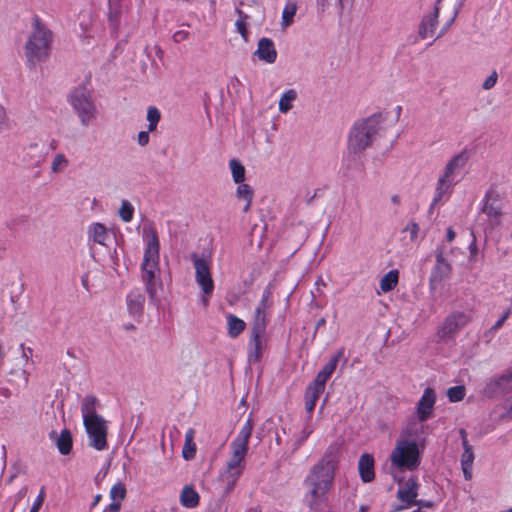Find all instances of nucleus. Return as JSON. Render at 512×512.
<instances>
[{
  "mask_svg": "<svg viewBox=\"0 0 512 512\" xmlns=\"http://www.w3.org/2000/svg\"><path fill=\"white\" fill-rule=\"evenodd\" d=\"M441 0H437L434 10L429 15L423 17L419 24L418 33L421 39H426L428 37H432L435 33V30L438 26V18L440 7L439 3Z\"/></svg>",
  "mask_w": 512,
  "mask_h": 512,
  "instance_id": "20",
  "label": "nucleus"
},
{
  "mask_svg": "<svg viewBox=\"0 0 512 512\" xmlns=\"http://www.w3.org/2000/svg\"><path fill=\"white\" fill-rule=\"evenodd\" d=\"M28 492V487L27 486H24L22 487L19 492L17 493V500H20L21 498H23Z\"/></svg>",
  "mask_w": 512,
  "mask_h": 512,
  "instance_id": "64",
  "label": "nucleus"
},
{
  "mask_svg": "<svg viewBox=\"0 0 512 512\" xmlns=\"http://www.w3.org/2000/svg\"><path fill=\"white\" fill-rule=\"evenodd\" d=\"M510 313H511V309L508 308L504 312L502 317L492 326L491 329L494 330V331L498 330L503 325V323L506 321V319L509 317Z\"/></svg>",
  "mask_w": 512,
  "mask_h": 512,
  "instance_id": "55",
  "label": "nucleus"
},
{
  "mask_svg": "<svg viewBox=\"0 0 512 512\" xmlns=\"http://www.w3.org/2000/svg\"><path fill=\"white\" fill-rule=\"evenodd\" d=\"M414 505L431 508L433 506V503L431 501L416 500V503Z\"/></svg>",
  "mask_w": 512,
  "mask_h": 512,
  "instance_id": "62",
  "label": "nucleus"
},
{
  "mask_svg": "<svg viewBox=\"0 0 512 512\" xmlns=\"http://www.w3.org/2000/svg\"><path fill=\"white\" fill-rule=\"evenodd\" d=\"M457 184V181H451L441 175H439V178L436 182L435 191L433 200L431 203V208L435 207L438 204L446 202L452 192L454 186Z\"/></svg>",
  "mask_w": 512,
  "mask_h": 512,
  "instance_id": "18",
  "label": "nucleus"
},
{
  "mask_svg": "<svg viewBox=\"0 0 512 512\" xmlns=\"http://www.w3.org/2000/svg\"><path fill=\"white\" fill-rule=\"evenodd\" d=\"M254 423L251 418H248L247 421L242 426L239 431L237 437L231 442L230 445L237 446L243 448L245 450L249 449V439L251 437L253 431Z\"/></svg>",
  "mask_w": 512,
  "mask_h": 512,
  "instance_id": "29",
  "label": "nucleus"
},
{
  "mask_svg": "<svg viewBox=\"0 0 512 512\" xmlns=\"http://www.w3.org/2000/svg\"><path fill=\"white\" fill-rule=\"evenodd\" d=\"M307 489H308L307 494H306L307 505L311 509H315L325 500L327 493H324L322 491H319V490L313 489V488H307Z\"/></svg>",
  "mask_w": 512,
  "mask_h": 512,
  "instance_id": "39",
  "label": "nucleus"
},
{
  "mask_svg": "<svg viewBox=\"0 0 512 512\" xmlns=\"http://www.w3.org/2000/svg\"><path fill=\"white\" fill-rule=\"evenodd\" d=\"M97 398L93 395H86L81 402V413L83 422L87 420L95 419L96 417H102L96 412Z\"/></svg>",
  "mask_w": 512,
  "mask_h": 512,
  "instance_id": "30",
  "label": "nucleus"
},
{
  "mask_svg": "<svg viewBox=\"0 0 512 512\" xmlns=\"http://www.w3.org/2000/svg\"><path fill=\"white\" fill-rule=\"evenodd\" d=\"M69 103L77 112L83 126H88L97 115V109L85 87H78L69 96Z\"/></svg>",
  "mask_w": 512,
  "mask_h": 512,
  "instance_id": "7",
  "label": "nucleus"
},
{
  "mask_svg": "<svg viewBox=\"0 0 512 512\" xmlns=\"http://www.w3.org/2000/svg\"><path fill=\"white\" fill-rule=\"evenodd\" d=\"M505 198L504 188L495 183L485 192L480 203V213L484 217L482 225L486 234L503 224L506 215Z\"/></svg>",
  "mask_w": 512,
  "mask_h": 512,
  "instance_id": "2",
  "label": "nucleus"
},
{
  "mask_svg": "<svg viewBox=\"0 0 512 512\" xmlns=\"http://www.w3.org/2000/svg\"><path fill=\"white\" fill-rule=\"evenodd\" d=\"M382 122L381 114H373L353 125L348 136V157H355L371 146Z\"/></svg>",
  "mask_w": 512,
  "mask_h": 512,
  "instance_id": "3",
  "label": "nucleus"
},
{
  "mask_svg": "<svg viewBox=\"0 0 512 512\" xmlns=\"http://www.w3.org/2000/svg\"><path fill=\"white\" fill-rule=\"evenodd\" d=\"M191 259L195 268L196 283L200 286L204 295L210 296L214 290V281L210 272L209 262L204 258L198 257L195 253L191 255Z\"/></svg>",
  "mask_w": 512,
  "mask_h": 512,
  "instance_id": "10",
  "label": "nucleus"
},
{
  "mask_svg": "<svg viewBox=\"0 0 512 512\" xmlns=\"http://www.w3.org/2000/svg\"><path fill=\"white\" fill-rule=\"evenodd\" d=\"M83 424L88 435L89 446L98 451L105 450L108 446L107 421L103 417H96L83 422Z\"/></svg>",
  "mask_w": 512,
  "mask_h": 512,
  "instance_id": "9",
  "label": "nucleus"
},
{
  "mask_svg": "<svg viewBox=\"0 0 512 512\" xmlns=\"http://www.w3.org/2000/svg\"><path fill=\"white\" fill-rule=\"evenodd\" d=\"M50 439L55 441V444L62 455H67L72 449V435L68 429L61 431L59 435L55 431L50 433Z\"/></svg>",
  "mask_w": 512,
  "mask_h": 512,
  "instance_id": "27",
  "label": "nucleus"
},
{
  "mask_svg": "<svg viewBox=\"0 0 512 512\" xmlns=\"http://www.w3.org/2000/svg\"><path fill=\"white\" fill-rule=\"evenodd\" d=\"M229 167L231 170L233 181L236 184L244 182L246 170L243 164L237 159H232L229 161Z\"/></svg>",
  "mask_w": 512,
  "mask_h": 512,
  "instance_id": "40",
  "label": "nucleus"
},
{
  "mask_svg": "<svg viewBox=\"0 0 512 512\" xmlns=\"http://www.w3.org/2000/svg\"><path fill=\"white\" fill-rule=\"evenodd\" d=\"M237 184H238V186H237L236 192H235L236 197H237V199L243 200L245 202L243 211L247 212V211H249V209L252 205L254 191L250 185L245 184L244 182L237 183Z\"/></svg>",
  "mask_w": 512,
  "mask_h": 512,
  "instance_id": "31",
  "label": "nucleus"
},
{
  "mask_svg": "<svg viewBox=\"0 0 512 512\" xmlns=\"http://www.w3.org/2000/svg\"><path fill=\"white\" fill-rule=\"evenodd\" d=\"M344 357V349L340 348L329 360V362L318 372L313 381V385L320 389H325V385L333 372L335 371L339 360Z\"/></svg>",
  "mask_w": 512,
  "mask_h": 512,
  "instance_id": "17",
  "label": "nucleus"
},
{
  "mask_svg": "<svg viewBox=\"0 0 512 512\" xmlns=\"http://www.w3.org/2000/svg\"><path fill=\"white\" fill-rule=\"evenodd\" d=\"M323 389L318 388L317 386L310 384L307 387L306 395H305V408L308 412H312L316 406V402L319 396L323 393Z\"/></svg>",
  "mask_w": 512,
  "mask_h": 512,
  "instance_id": "35",
  "label": "nucleus"
},
{
  "mask_svg": "<svg viewBox=\"0 0 512 512\" xmlns=\"http://www.w3.org/2000/svg\"><path fill=\"white\" fill-rule=\"evenodd\" d=\"M44 499H45V488L42 487L38 496L34 500V503L30 509V512H39V510L44 502Z\"/></svg>",
  "mask_w": 512,
  "mask_h": 512,
  "instance_id": "49",
  "label": "nucleus"
},
{
  "mask_svg": "<svg viewBox=\"0 0 512 512\" xmlns=\"http://www.w3.org/2000/svg\"><path fill=\"white\" fill-rule=\"evenodd\" d=\"M134 207L128 200H122L121 206L119 209V217L123 222H130L133 218Z\"/></svg>",
  "mask_w": 512,
  "mask_h": 512,
  "instance_id": "45",
  "label": "nucleus"
},
{
  "mask_svg": "<svg viewBox=\"0 0 512 512\" xmlns=\"http://www.w3.org/2000/svg\"><path fill=\"white\" fill-rule=\"evenodd\" d=\"M463 453L461 456V466H472L474 462V452L468 441H464Z\"/></svg>",
  "mask_w": 512,
  "mask_h": 512,
  "instance_id": "46",
  "label": "nucleus"
},
{
  "mask_svg": "<svg viewBox=\"0 0 512 512\" xmlns=\"http://www.w3.org/2000/svg\"><path fill=\"white\" fill-rule=\"evenodd\" d=\"M126 497V488L122 483H116L110 490V498L112 503H120Z\"/></svg>",
  "mask_w": 512,
  "mask_h": 512,
  "instance_id": "44",
  "label": "nucleus"
},
{
  "mask_svg": "<svg viewBox=\"0 0 512 512\" xmlns=\"http://www.w3.org/2000/svg\"><path fill=\"white\" fill-rule=\"evenodd\" d=\"M149 132L150 131H140L137 136V142L140 146H146L149 143Z\"/></svg>",
  "mask_w": 512,
  "mask_h": 512,
  "instance_id": "53",
  "label": "nucleus"
},
{
  "mask_svg": "<svg viewBox=\"0 0 512 512\" xmlns=\"http://www.w3.org/2000/svg\"><path fill=\"white\" fill-rule=\"evenodd\" d=\"M180 503L186 508H194L199 503V494L191 486H185L180 495Z\"/></svg>",
  "mask_w": 512,
  "mask_h": 512,
  "instance_id": "32",
  "label": "nucleus"
},
{
  "mask_svg": "<svg viewBox=\"0 0 512 512\" xmlns=\"http://www.w3.org/2000/svg\"><path fill=\"white\" fill-rule=\"evenodd\" d=\"M236 13L238 15V19L236 20L235 26L237 31L240 33L242 38L247 41L248 39V30H247V19L248 15H246L242 10L236 9Z\"/></svg>",
  "mask_w": 512,
  "mask_h": 512,
  "instance_id": "42",
  "label": "nucleus"
},
{
  "mask_svg": "<svg viewBox=\"0 0 512 512\" xmlns=\"http://www.w3.org/2000/svg\"><path fill=\"white\" fill-rule=\"evenodd\" d=\"M451 272V266L447 263L436 264L433 275L430 280L431 288H433V283L438 280L442 281L444 278L448 277Z\"/></svg>",
  "mask_w": 512,
  "mask_h": 512,
  "instance_id": "41",
  "label": "nucleus"
},
{
  "mask_svg": "<svg viewBox=\"0 0 512 512\" xmlns=\"http://www.w3.org/2000/svg\"><path fill=\"white\" fill-rule=\"evenodd\" d=\"M228 335L231 338L238 337L245 329V322L233 314L227 316Z\"/></svg>",
  "mask_w": 512,
  "mask_h": 512,
  "instance_id": "33",
  "label": "nucleus"
},
{
  "mask_svg": "<svg viewBox=\"0 0 512 512\" xmlns=\"http://www.w3.org/2000/svg\"><path fill=\"white\" fill-rule=\"evenodd\" d=\"M87 234L89 241H92L100 245H106V241L109 238L107 228L103 224L98 222L89 225Z\"/></svg>",
  "mask_w": 512,
  "mask_h": 512,
  "instance_id": "28",
  "label": "nucleus"
},
{
  "mask_svg": "<svg viewBox=\"0 0 512 512\" xmlns=\"http://www.w3.org/2000/svg\"><path fill=\"white\" fill-rule=\"evenodd\" d=\"M304 485L307 488L317 489V490L322 491L324 493H328L329 490L332 488V486L326 485L324 483H319V482L311 481V480H308V479L304 480Z\"/></svg>",
  "mask_w": 512,
  "mask_h": 512,
  "instance_id": "48",
  "label": "nucleus"
},
{
  "mask_svg": "<svg viewBox=\"0 0 512 512\" xmlns=\"http://www.w3.org/2000/svg\"><path fill=\"white\" fill-rule=\"evenodd\" d=\"M270 298L271 292L269 289H265L262 298L255 309L254 319L251 331H256L257 333H265L266 327L268 325V314L270 309Z\"/></svg>",
  "mask_w": 512,
  "mask_h": 512,
  "instance_id": "12",
  "label": "nucleus"
},
{
  "mask_svg": "<svg viewBox=\"0 0 512 512\" xmlns=\"http://www.w3.org/2000/svg\"><path fill=\"white\" fill-rule=\"evenodd\" d=\"M470 317L463 312H456L449 315L438 330L439 338L446 340L452 338L460 329L465 327Z\"/></svg>",
  "mask_w": 512,
  "mask_h": 512,
  "instance_id": "11",
  "label": "nucleus"
},
{
  "mask_svg": "<svg viewBox=\"0 0 512 512\" xmlns=\"http://www.w3.org/2000/svg\"><path fill=\"white\" fill-rule=\"evenodd\" d=\"M6 124V113L2 106H0V132L3 131Z\"/></svg>",
  "mask_w": 512,
  "mask_h": 512,
  "instance_id": "58",
  "label": "nucleus"
},
{
  "mask_svg": "<svg viewBox=\"0 0 512 512\" xmlns=\"http://www.w3.org/2000/svg\"><path fill=\"white\" fill-rule=\"evenodd\" d=\"M469 155L467 151L463 150L460 153L453 156L444 166L441 176L451 180L457 181V177L460 175L462 169L468 162Z\"/></svg>",
  "mask_w": 512,
  "mask_h": 512,
  "instance_id": "15",
  "label": "nucleus"
},
{
  "mask_svg": "<svg viewBox=\"0 0 512 512\" xmlns=\"http://www.w3.org/2000/svg\"><path fill=\"white\" fill-rule=\"evenodd\" d=\"M230 448L232 452L231 457L226 464L225 470L221 473V479L225 483V494L230 493L234 489L243 473L245 467L244 460L248 453V450L237 446L230 445Z\"/></svg>",
  "mask_w": 512,
  "mask_h": 512,
  "instance_id": "6",
  "label": "nucleus"
},
{
  "mask_svg": "<svg viewBox=\"0 0 512 512\" xmlns=\"http://www.w3.org/2000/svg\"><path fill=\"white\" fill-rule=\"evenodd\" d=\"M512 383V372L507 371L499 376H494L486 383L483 390L485 396L493 398L499 394H504L509 391Z\"/></svg>",
  "mask_w": 512,
  "mask_h": 512,
  "instance_id": "13",
  "label": "nucleus"
},
{
  "mask_svg": "<svg viewBox=\"0 0 512 512\" xmlns=\"http://www.w3.org/2000/svg\"><path fill=\"white\" fill-rule=\"evenodd\" d=\"M399 280V273L397 270H391L386 273L380 280V288L383 292H389L393 290Z\"/></svg>",
  "mask_w": 512,
  "mask_h": 512,
  "instance_id": "37",
  "label": "nucleus"
},
{
  "mask_svg": "<svg viewBox=\"0 0 512 512\" xmlns=\"http://www.w3.org/2000/svg\"><path fill=\"white\" fill-rule=\"evenodd\" d=\"M469 252H470L471 258H474L478 253V248H477L475 237L473 238L472 242L469 245Z\"/></svg>",
  "mask_w": 512,
  "mask_h": 512,
  "instance_id": "56",
  "label": "nucleus"
},
{
  "mask_svg": "<svg viewBox=\"0 0 512 512\" xmlns=\"http://www.w3.org/2000/svg\"><path fill=\"white\" fill-rule=\"evenodd\" d=\"M297 12V4L293 1H288L282 11L281 27L282 29L288 28L294 21V16Z\"/></svg>",
  "mask_w": 512,
  "mask_h": 512,
  "instance_id": "36",
  "label": "nucleus"
},
{
  "mask_svg": "<svg viewBox=\"0 0 512 512\" xmlns=\"http://www.w3.org/2000/svg\"><path fill=\"white\" fill-rule=\"evenodd\" d=\"M498 75L496 71H493L491 75L484 81L482 87L485 90L493 88L497 82Z\"/></svg>",
  "mask_w": 512,
  "mask_h": 512,
  "instance_id": "51",
  "label": "nucleus"
},
{
  "mask_svg": "<svg viewBox=\"0 0 512 512\" xmlns=\"http://www.w3.org/2000/svg\"><path fill=\"white\" fill-rule=\"evenodd\" d=\"M146 297L140 289H134L126 296L127 311L137 322H140L145 305Z\"/></svg>",
  "mask_w": 512,
  "mask_h": 512,
  "instance_id": "16",
  "label": "nucleus"
},
{
  "mask_svg": "<svg viewBox=\"0 0 512 512\" xmlns=\"http://www.w3.org/2000/svg\"><path fill=\"white\" fill-rule=\"evenodd\" d=\"M121 15H122L121 1L109 0L108 22H109V27L111 29V34L114 37L118 36Z\"/></svg>",
  "mask_w": 512,
  "mask_h": 512,
  "instance_id": "25",
  "label": "nucleus"
},
{
  "mask_svg": "<svg viewBox=\"0 0 512 512\" xmlns=\"http://www.w3.org/2000/svg\"><path fill=\"white\" fill-rule=\"evenodd\" d=\"M194 430L193 429H188V431L186 432L185 434V444H188V445H191L193 444V439H194Z\"/></svg>",
  "mask_w": 512,
  "mask_h": 512,
  "instance_id": "57",
  "label": "nucleus"
},
{
  "mask_svg": "<svg viewBox=\"0 0 512 512\" xmlns=\"http://www.w3.org/2000/svg\"><path fill=\"white\" fill-rule=\"evenodd\" d=\"M455 237H456L455 231L453 230L452 227H449L447 229V235H446L447 241L452 242L455 239Z\"/></svg>",
  "mask_w": 512,
  "mask_h": 512,
  "instance_id": "61",
  "label": "nucleus"
},
{
  "mask_svg": "<svg viewBox=\"0 0 512 512\" xmlns=\"http://www.w3.org/2000/svg\"><path fill=\"white\" fill-rule=\"evenodd\" d=\"M161 119V113L158 108L150 106L147 110L148 131H154Z\"/></svg>",
  "mask_w": 512,
  "mask_h": 512,
  "instance_id": "43",
  "label": "nucleus"
},
{
  "mask_svg": "<svg viewBox=\"0 0 512 512\" xmlns=\"http://www.w3.org/2000/svg\"><path fill=\"white\" fill-rule=\"evenodd\" d=\"M143 237L146 243L144 256H159V239L156 230L152 226H145L143 229Z\"/></svg>",
  "mask_w": 512,
  "mask_h": 512,
  "instance_id": "24",
  "label": "nucleus"
},
{
  "mask_svg": "<svg viewBox=\"0 0 512 512\" xmlns=\"http://www.w3.org/2000/svg\"><path fill=\"white\" fill-rule=\"evenodd\" d=\"M188 35H189V33L187 31L179 30L173 34V40L176 43H180L182 41H185L188 38Z\"/></svg>",
  "mask_w": 512,
  "mask_h": 512,
  "instance_id": "54",
  "label": "nucleus"
},
{
  "mask_svg": "<svg viewBox=\"0 0 512 512\" xmlns=\"http://www.w3.org/2000/svg\"><path fill=\"white\" fill-rule=\"evenodd\" d=\"M297 99L295 89L285 90L279 99V111L283 114L289 112L293 107V102Z\"/></svg>",
  "mask_w": 512,
  "mask_h": 512,
  "instance_id": "34",
  "label": "nucleus"
},
{
  "mask_svg": "<svg viewBox=\"0 0 512 512\" xmlns=\"http://www.w3.org/2000/svg\"><path fill=\"white\" fill-rule=\"evenodd\" d=\"M358 470L363 482H371L375 477L373 456L370 454L361 455L358 463Z\"/></svg>",
  "mask_w": 512,
  "mask_h": 512,
  "instance_id": "26",
  "label": "nucleus"
},
{
  "mask_svg": "<svg viewBox=\"0 0 512 512\" xmlns=\"http://www.w3.org/2000/svg\"><path fill=\"white\" fill-rule=\"evenodd\" d=\"M254 55L261 61L272 64L276 61L277 51L274 42L270 38L263 37L258 41Z\"/></svg>",
  "mask_w": 512,
  "mask_h": 512,
  "instance_id": "22",
  "label": "nucleus"
},
{
  "mask_svg": "<svg viewBox=\"0 0 512 512\" xmlns=\"http://www.w3.org/2000/svg\"><path fill=\"white\" fill-rule=\"evenodd\" d=\"M391 465L401 471L416 470L421 462L419 445L415 440L399 439L390 454Z\"/></svg>",
  "mask_w": 512,
  "mask_h": 512,
  "instance_id": "4",
  "label": "nucleus"
},
{
  "mask_svg": "<svg viewBox=\"0 0 512 512\" xmlns=\"http://www.w3.org/2000/svg\"><path fill=\"white\" fill-rule=\"evenodd\" d=\"M264 335L265 333L251 331V338L249 341V361L257 362L260 360L266 347Z\"/></svg>",
  "mask_w": 512,
  "mask_h": 512,
  "instance_id": "23",
  "label": "nucleus"
},
{
  "mask_svg": "<svg viewBox=\"0 0 512 512\" xmlns=\"http://www.w3.org/2000/svg\"><path fill=\"white\" fill-rule=\"evenodd\" d=\"M435 403L436 393L434 389L427 387L416 405V415L420 422L427 421L433 416Z\"/></svg>",
  "mask_w": 512,
  "mask_h": 512,
  "instance_id": "14",
  "label": "nucleus"
},
{
  "mask_svg": "<svg viewBox=\"0 0 512 512\" xmlns=\"http://www.w3.org/2000/svg\"><path fill=\"white\" fill-rule=\"evenodd\" d=\"M436 262H437L436 264L447 263L442 251H440L436 254Z\"/></svg>",
  "mask_w": 512,
  "mask_h": 512,
  "instance_id": "63",
  "label": "nucleus"
},
{
  "mask_svg": "<svg viewBox=\"0 0 512 512\" xmlns=\"http://www.w3.org/2000/svg\"><path fill=\"white\" fill-rule=\"evenodd\" d=\"M121 509L120 503H111L104 512H119Z\"/></svg>",
  "mask_w": 512,
  "mask_h": 512,
  "instance_id": "59",
  "label": "nucleus"
},
{
  "mask_svg": "<svg viewBox=\"0 0 512 512\" xmlns=\"http://www.w3.org/2000/svg\"><path fill=\"white\" fill-rule=\"evenodd\" d=\"M141 279L145 284L146 291L149 295L150 302L154 305L158 304L157 293L162 289V282L159 278V256H144L141 264Z\"/></svg>",
  "mask_w": 512,
  "mask_h": 512,
  "instance_id": "5",
  "label": "nucleus"
},
{
  "mask_svg": "<svg viewBox=\"0 0 512 512\" xmlns=\"http://www.w3.org/2000/svg\"><path fill=\"white\" fill-rule=\"evenodd\" d=\"M182 454H183V457L186 460H190V459L194 458V456L196 454V445H195V443H193L191 445L184 444Z\"/></svg>",
  "mask_w": 512,
  "mask_h": 512,
  "instance_id": "50",
  "label": "nucleus"
},
{
  "mask_svg": "<svg viewBox=\"0 0 512 512\" xmlns=\"http://www.w3.org/2000/svg\"><path fill=\"white\" fill-rule=\"evenodd\" d=\"M419 225L415 222H411L407 225V227L405 228L406 231H408L410 233V239L412 241L416 240L417 236H418V232H419Z\"/></svg>",
  "mask_w": 512,
  "mask_h": 512,
  "instance_id": "52",
  "label": "nucleus"
},
{
  "mask_svg": "<svg viewBox=\"0 0 512 512\" xmlns=\"http://www.w3.org/2000/svg\"><path fill=\"white\" fill-rule=\"evenodd\" d=\"M336 451V447L330 446L322 459L311 468L305 479L333 486L334 472L337 463L335 456Z\"/></svg>",
  "mask_w": 512,
  "mask_h": 512,
  "instance_id": "8",
  "label": "nucleus"
},
{
  "mask_svg": "<svg viewBox=\"0 0 512 512\" xmlns=\"http://www.w3.org/2000/svg\"><path fill=\"white\" fill-rule=\"evenodd\" d=\"M465 393L464 386H454L448 389L447 396L451 402H459L464 399Z\"/></svg>",
  "mask_w": 512,
  "mask_h": 512,
  "instance_id": "47",
  "label": "nucleus"
},
{
  "mask_svg": "<svg viewBox=\"0 0 512 512\" xmlns=\"http://www.w3.org/2000/svg\"><path fill=\"white\" fill-rule=\"evenodd\" d=\"M464 478L470 480L472 478V466H462Z\"/></svg>",
  "mask_w": 512,
  "mask_h": 512,
  "instance_id": "60",
  "label": "nucleus"
},
{
  "mask_svg": "<svg viewBox=\"0 0 512 512\" xmlns=\"http://www.w3.org/2000/svg\"><path fill=\"white\" fill-rule=\"evenodd\" d=\"M69 164V159L64 153H57L54 155L51 162V172L53 174L63 173L68 168Z\"/></svg>",
  "mask_w": 512,
  "mask_h": 512,
  "instance_id": "38",
  "label": "nucleus"
},
{
  "mask_svg": "<svg viewBox=\"0 0 512 512\" xmlns=\"http://www.w3.org/2000/svg\"><path fill=\"white\" fill-rule=\"evenodd\" d=\"M418 483L416 479L409 478L403 488H400L397 492V497L402 502H405V506H400L396 510H403L405 508L411 507L416 503V498L418 496Z\"/></svg>",
  "mask_w": 512,
  "mask_h": 512,
  "instance_id": "21",
  "label": "nucleus"
},
{
  "mask_svg": "<svg viewBox=\"0 0 512 512\" xmlns=\"http://www.w3.org/2000/svg\"><path fill=\"white\" fill-rule=\"evenodd\" d=\"M53 32L41 21L38 16L32 20L30 31L24 45V55L29 66L46 61L51 53Z\"/></svg>",
  "mask_w": 512,
  "mask_h": 512,
  "instance_id": "1",
  "label": "nucleus"
},
{
  "mask_svg": "<svg viewBox=\"0 0 512 512\" xmlns=\"http://www.w3.org/2000/svg\"><path fill=\"white\" fill-rule=\"evenodd\" d=\"M46 154L44 152V146L34 142L29 144L23 150V158L22 161L31 168L40 167L44 162Z\"/></svg>",
  "mask_w": 512,
  "mask_h": 512,
  "instance_id": "19",
  "label": "nucleus"
}]
</instances>
